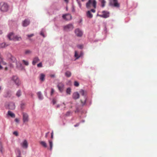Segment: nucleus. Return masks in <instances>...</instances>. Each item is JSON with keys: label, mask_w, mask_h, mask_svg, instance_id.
<instances>
[{"label": "nucleus", "mask_w": 157, "mask_h": 157, "mask_svg": "<svg viewBox=\"0 0 157 157\" xmlns=\"http://www.w3.org/2000/svg\"><path fill=\"white\" fill-rule=\"evenodd\" d=\"M9 9V6L5 2H2L0 3V10L3 12L7 11Z\"/></svg>", "instance_id": "nucleus-1"}, {"label": "nucleus", "mask_w": 157, "mask_h": 157, "mask_svg": "<svg viewBox=\"0 0 157 157\" xmlns=\"http://www.w3.org/2000/svg\"><path fill=\"white\" fill-rule=\"evenodd\" d=\"M96 2L95 0H89L86 4V7L88 8H90L92 7L94 8H96Z\"/></svg>", "instance_id": "nucleus-2"}, {"label": "nucleus", "mask_w": 157, "mask_h": 157, "mask_svg": "<svg viewBox=\"0 0 157 157\" xmlns=\"http://www.w3.org/2000/svg\"><path fill=\"white\" fill-rule=\"evenodd\" d=\"M79 93L81 95L83 96L84 97V99L81 100L82 103L83 105H84L85 104L86 101V92L84 90H83L81 89L79 91Z\"/></svg>", "instance_id": "nucleus-3"}, {"label": "nucleus", "mask_w": 157, "mask_h": 157, "mask_svg": "<svg viewBox=\"0 0 157 157\" xmlns=\"http://www.w3.org/2000/svg\"><path fill=\"white\" fill-rule=\"evenodd\" d=\"M102 14H97V16L101 17L104 18H107L109 17V13L107 11H103L102 12Z\"/></svg>", "instance_id": "nucleus-4"}, {"label": "nucleus", "mask_w": 157, "mask_h": 157, "mask_svg": "<svg viewBox=\"0 0 157 157\" xmlns=\"http://www.w3.org/2000/svg\"><path fill=\"white\" fill-rule=\"evenodd\" d=\"M74 28L73 25L71 24H67L63 27L64 30L67 32L72 30Z\"/></svg>", "instance_id": "nucleus-5"}, {"label": "nucleus", "mask_w": 157, "mask_h": 157, "mask_svg": "<svg viewBox=\"0 0 157 157\" xmlns=\"http://www.w3.org/2000/svg\"><path fill=\"white\" fill-rule=\"evenodd\" d=\"M23 121L24 123L28 122L29 121V117L28 114L25 113H22Z\"/></svg>", "instance_id": "nucleus-6"}, {"label": "nucleus", "mask_w": 157, "mask_h": 157, "mask_svg": "<svg viewBox=\"0 0 157 157\" xmlns=\"http://www.w3.org/2000/svg\"><path fill=\"white\" fill-rule=\"evenodd\" d=\"M11 79L13 81L15 84L17 86L20 85L21 83L18 79V77L16 76H13Z\"/></svg>", "instance_id": "nucleus-7"}, {"label": "nucleus", "mask_w": 157, "mask_h": 157, "mask_svg": "<svg viewBox=\"0 0 157 157\" xmlns=\"http://www.w3.org/2000/svg\"><path fill=\"white\" fill-rule=\"evenodd\" d=\"M110 4L111 6L115 7H118L120 6V4L118 3L117 0H113L110 2Z\"/></svg>", "instance_id": "nucleus-8"}, {"label": "nucleus", "mask_w": 157, "mask_h": 157, "mask_svg": "<svg viewBox=\"0 0 157 157\" xmlns=\"http://www.w3.org/2000/svg\"><path fill=\"white\" fill-rule=\"evenodd\" d=\"M20 145L21 147L24 149H27L28 146V144L26 140H24L21 143Z\"/></svg>", "instance_id": "nucleus-9"}, {"label": "nucleus", "mask_w": 157, "mask_h": 157, "mask_svg": "<svg viewBox=\"0 0 157 157\" xmlns=\"http://www.w3.org/2000/svg\"><path fill=\"white\" fill-rule=\"evenodd\" d=\"M75 34L78 37L82 36L83 34L82 31L79 29H77L75 30Z\"/></svg>", "instance_id": "nucleus-10"}, {"label": "nucleus", "mask_w": 157, "mask_h": 157, "mask_svg": "<svg viewBox=\"0 0 157 157\" xmlns=\"http://www.w3.org/2000/svg\"><path fill=\"white\" fill-rule=\"evenodd\" d=\"M57 87L59 91L62 92L64 88V84L61 82L59 83L57 85Z\"/></svg>", "instance_id": "nucleus-11"}, {"label": "nucleus", "mask_w": 157, "mask_h": 157, "mask_svg": "<svg viewBox=\"0 0 157 157\" xmlns=\"http://www.w3.org/2000/svg\"><path fill=\"white\" fill-rule=\"evenodd\" d=\"M63 18L67 21H68L71 19V16L69 14H66L63 15L62 16Z\"/></svg>", "instance_id": "nucleus-12"}, {"label": "nucleus", "mask_w": 157, "mask_h": 157, "mask_svg": "<svg viewBox=\"0 0 157 157\" xmlns=\"http://www.w3.org/2000/svg\"><path fill=\"white\" fill-rule=\"evenodd\" d=\"M83 55L82 52H80L79 53L76 51L75 52V57L76 58V59H78L79 57H81Z\"/></svg>", "instance_id": "nucleus-13"}, {"label": "nucleus", "mask_w": 157, "mask_h": 157, "mask_svg": "<svg viewBox=\"0 0 157 157\" xmlns=\"http://www.w3.org/2000/svg\"><path fill=\"white\" fill-rule=\"evenodd\" d=\"M30 21L28 19L25 20L23 21L22 23V25L24 27H26L29 25Z\"/></svg>", "instance_id": "nucleus-14"}, {"label": "nucleus", "mask_w": 157, "mask_h": 157, "mask_svg": "<svg viewBox=\"0 0 157 157\" xmlns=\"http://www.w3.org/2000/svg\"><path fill=\"white\" fill-rule=\"evenodd\" d=\"M72 97L74 99H78L79 98V94L77 92H75L73 94Z\"/></svg>", "instance_id": "nucleus-15"}, {"label": "nucleus", "mask_w": 157, "mask_h": 157, "mask_svg": "<svg viewBox=\"0 0 157 157\" xmlns=\"http://www.w3.org/2000/svg\"><path fill=\"white\" fill-rule=\"evenodd\" d=\"M40 61V59L38 57H35L33 59L32 62V64L33 65H36V63Z\"/></svg>", "instance_id": "nucleus-16"}, {"label": "nucleus", "mask_w": 157, "mask_h": 157, "mask_svg": "<svg viewBox=\"0 0 157 157\" xmlns=\"http://www.w3.org/2000/svg\"><path fill=\"white\" fill-rule=\"evenodd\" d=\"M9 108V109L13 110L15 108V105L13 103H10L8 105Z\"/></svg>", "instance_id": "nucleus-17"}, {"label": "nucleus", "mask_w": 157, "mask_h": 157, "mask_svg": "<svg viewBox=\"0 0 157 157\" xmlns=\"http://www.w3.org/2000/svg\"><path fill=\"white\" fill-rule=\"evenodd\" d=\"M7 36L8 38L10 40H13L14 39V36L13 35V33H9L8 34Z\"/></svg>", "instance_id": "nucleus-18"}, {"label": "nucleus", "mask_w": 157, "mask_h": 157, "mask_svg": "<svg viewBox=\"0 0 157 157\" xmlns=\"http://www.w3.org/2000/svg\"><path fill=\"white\" fill-rule=\"evenodd\" d=\"M37 95L40 100H41L43 99V96L42 95L41 92L39 91L37 93Z\"/></svg>", "instance_id": "nucleus-19"}, {"label": "nucleus", "mask_w": 157, "mask_h": 157, "mask_svg": "<svg viewBox=\"0 0 157 157\" xmlns=\"http://www.w3.org/2000/svg\"><path fill=\"white\" fill-rule=\"evenodd\" d=\"M65 75L66 76L69 78L71 76V72L69 71H66L65 73Z\"/></svg>", "instance_id": "nucleus-20"}, {"label": "nucleus", "mask_w": 157, "mask_h": 157, "mask_svg": "<svg viewBox=\"0 0 157 157\" xmlns=\"http://www.w3.org/2000/svg\"><path fill=\"white\" fill-rule=\"evenodd\" d=\"M40 144L45 148L47 147V144L44 141H41L40 142Z\"/></svg>", "instance_id": "nucleus-21"}, {"label": "nucleus", "mask_w": 157, "mask_h": 157, "mask_svg": "<svg viewBox=\"0 0 157 157\" xmlns=\"http://www.w3.org/2000/svg\"><path fill=\"white\" fill-rule=\"evenodd\" d=\"M21 40V38L20 36H14L13 40L20 41Z\"/></svg>", "instance_id": "nucleus-22"}, {"label": "nucleus", "mask_w": 157, "mask_h": 157, "mask_svg": "<svg viewBox=\"0 0 157 157\" xmlns=\"http://www.w3.org/2000/svg\"><path fill=\"white\" fill-rule=\"evenodd\" d=\"M87 17L89 18H91L93 17V15L91 13L90 11H88L86 13Z\"/></svg>", "instance_id": "nucleus-23"}, {"label": "nucleus", "mask_w": 157, "mask_h": 157, "mask_svg": "<svg viewBox=\"0 0 157 157\" xmlns=\"http://www.w3.org/2000/svg\"><path fill=\"white\" fill-rule=\"evenodd\" d=\"M45 77V75L43 73L41 74L40 75V80L42 82L44 81V80Z\"/></svg>", "instance_id": "nucleus-24"}, {"label": "nucleus", "mask_w": 157, "mask_h": 157, "mask_svg": "<svg viewBox=\"0 0 157 157\" xmlns=\"http://www.w3.org/2000/svg\"><path fill=\"white\" fill-rule=\"evenodd\" d=\"M101 4V6L102 7H104L105 6V4L106 2L105 0H99Z\"/></svg>", "instance_id": "nucleus-25"}, {"label": "nucleus", "mask_w": 157, "mask_h": 157, "mask_svg": "<svg viewBox=\"0 0 157 157\" xmlns=\"http://www.w3.org/2000/svg\"><path fill=\"white\" fill-rule=\"evenodd\" d=\"M48 142H49V146L50 147V150L51 151L52 149V147H53L52 141L51 140H48Z\"/></svg>", "instance_id": "nucleus-26"}, {"label": "nucleus", "mask_w": 157, "mask_h": 157, "mask_svg": "<svg viewBox=\"0 0 157 157\" xmlns=\"http://www.w3.org/2000/svg\"><path fill=\"white\" fill-rule=\"evenodd\" d=\"M8 114L10 116L12 117H15V115L14 114L12 113L10 111H8Z\"/></svg>", "instance_id": "nucleus-27"}, {"label": "nucleus", "mask_w": 157, "mask_h": 157, "mask_svg": "<svg viewBox=\"0 0 157 157\" xmlns=\"http://www.w3.org/2000/svg\"><path fill=\"white\" fill-rule=\"evenodd\" d=\"M21 95V90H18V91L17 92L16 95V96L18 97H19Z\"/></svg>", "instance_id": "nucleus-28"}, {"label": "nucleus", "mask_w": 157, "mask_h": 157, "mask_svg": "<svg viewBox=\"0 0 157 157\" xmlns=\"http://www.w3.org/2000/svg\"><path fill=\"white\" fill-rule=\"evenodd\" d=\"M0 64L5 65L6 64V62L4 61L2 59H1L0 60Z\"/></svg>", "instance_id": "nucleus-29"}, {"label": "nucleus", "mask_w": 157, "mask_h": 157, "mask_svg": "<svg viewBox=\"0 0 157 157\" xmlns=\"http://www.w3.org/2000/svg\"><path fill=\"white\" fill-rule=\"evenodd\" d=\"M6 46H7V45H6V44L5 43H2L0 44V48H5Z\"/></svg>", "instance_id": "nucleus-30"}, {"label": "nucleus", "mask_w": 157, "mask_h": 157, "mask_svg": "<svg viewBox=\"0 0 157 157\" xmlns=\"http://www.w3.org/2000/svg\"><path fill=\"white\" fill-rule=\"evenodd\" d=\"M22 62L26 66H28L29 65V62L27 61L23 60L22 61Z\"/></svg>", "instance_id": "nucleus-31"}, {"label": "nucleus", "mask_w": 157, "mask_h": 157, "mask_svg": "<svg viewBox=\"0 0 157 157\" xmlns=\"http://www.w3.org/2000/svg\"><path fill=\"white\" fill-rule=\"evenodd\" d=\"M66 92L67 94H70L71 93V89L70 88H68L66 90Z\"/></svg>", "instance_id": "nucleus-32"}, {"label": "nucleus", "mask_w": 157, "mask_h": 157, "mask_svg": "<svg viewBox=\"0 0 157 157\" xmlns=\"http://www.w3.org/2000/svg\"><path fill=\"white\" fill-rule=\"evenodd\" d=\"M26 55H29L31 53V51L29 50H27L25 52Z\"/></svg>", "instance_id": "nucleus-33"}, {"label": "nucleus", "mask_w": 157, "mask_h": 157, "mask_svg": "<svg viewBox=\"0 0 157 157\" xmlns=\"http://www.w3.org/2000/svg\"><path fill=\"white\" fill-rule=\"evenodd\" d=\"M3 150V146L2 143L0 141V151L1 152H2Z\"/></svg>", "instance_id": "nucleus-34"}, {"label": "nucleus", "mask_w": 157, "mask_h": 157, "mask_svg": "<svg viewBox=\"0 0 157 157\" xmlns=\"http://www.w3.org/2000/svg\"><path fill=\"white\" fill-rule=\"evenodd\" d=\"M78 48L82 49L84 48V46L82 44H79L78 46Z\"/></svg>", "instance_id": "nucleus-35"}, {"label": "nucleus", "mask_w": 157, "mask_h": 157, "mask_svg": "<svg viewBox=\"0 0 157 157\" xmlns=\"http://www.w3.org/2000/svg\"><path fill=\"white\" fill-rule=\"evenodd\" d=\"M74 85L75 86L77 87L79 86V83L78 82L75 81Z\"/></svg>", "instance_id": "nucleus-36"}, {"label": "nucleus", "mask_w": 157, "mask_h": 157, "mask_svg": "<svg viewBox=\"0 0 157 157\" xmlns=\"http://www.w3.org/2000/svg\"><path fill=\"white\" fill-rule=\"evenodd\" d=\"M71 113V112L70 111H68L67 112L66 114V116H69L70 114Z\"/></svg>", "instance_id": "nucleus-37"}, {"label": "nucleus", "mask_w": 157, "mask_h": 157, "mask_svg": "<svg viewBox=\"0 0 157 157\" xmlns=\"http://www.w3.org/2000/svg\"><path fill=\"white\" fill-rule=\"evenodd\" d=\"M37 66L38 67H42V63L41 62L39 63L37 65Z\"/></svg>", "instance_id": "nucleus-38"}, {"label": "nucleus", "mask_w": 157, "mask_h": 157, "mask_svg": "<svg viewBox=\"0 0 157 157\" xmlns=\"http://www.w3.org/2000/svg\"><path fill=\"white\" fill-rule=\"evenodd\" d=\"M34 35L33 34H31L30 35H27V36L28 38H30L33 36Z\"/></svg>", "instance_id": "nucleus-39"}, {"label": "nucleus", "mask_w": 157, "mask_h": 157, "mask_svg": "<svg viewBox=\"0 0 157 157\" xmlns=\"http://www.w3.org/2000/svg\"><path fill=\"white\" fill-rule=\"evenodd\" d=\"M13 134L17 136L18 135V133L17 131L14 132H13Z\"/></svg>", "instance_id": "nucleus-40"}, {"label": "nucleus", "mask_w": 157, "mask_h": 157, "mask_svg": "<svg viewBox=\"0 0 157 157\" xmlns=\"http://www.w3.org/2000/svg\"><path fill=\"white\" fill-rule=\"evenodd\" d=\"M40 34L41 36H42L43 37H45V36H44V32L42 31H41L40 33Z\"/></svg>", "instance_id": "nucleus-41"}, {"label": "nucleus", "mask_w": 157, "mask_h": 157, "mask_svg": "<svg viewBox=\"0 0 157 157\" xmlns=\"http://www.w3.org/2000/svg\"><path fill=\"white\" fill-rule=\"evenodd\" d=\"M56 102V101L55 99H53L52 100V103L53 105L55 104Z\"/></svg>", "instance_id": "nucleus-42"}, {"label": "nucleus", "mask_w": 157, "mask_h": 157, "mask_svg": "<svg viewBox=\"0 0 157 157\" xmlns=\"http://www.w3.org/2000/svg\"><path fill=\"white\" fill-rule=\"evenodd\" d=\"M54 90L52 88L51 89V95H52L54 93Z\"/></svg>", "instance_id": "nucleus-43"}, {"label": "nucleus", "mask_w": 157, "mask_h": 157, "mask_svg": "<svg viewBox=\"0 0 157 157\" xmlns=\"http://www.w3.org/2000/svg\"><path fill=\"white\" fill-rule=\"evenodd\" d=\"M49 133V132H48L46 133L45 134V138H47L48 137V134Z\"/></svg>", "instance_id": "nucleus-44"}, {"label": "nucleus", "mask_w": 157, "mask_h": 157, "mask_svg": "<svg viewBox=\"0 0 157 157\" xmlns=\"http://www.w3.org/2000/svg\"><path fill=\"white\" fill-rule=\"evenodd\" d=\"M15 121L16 122L18 123L19 122V121L18 119L16 118L15 119Z\"/></svg>", "instance_id": "nucleus-45"}, {"label": "nucleus", "mask_w": 157, "mask_h": 157, "mask_svg": "<svg viewBox=\"0 0 157 157\" xmlns=\"http://www.w3.org/2000/svg\"><path fill=\"white\" fill-rule=\"evenodd\" d=\"M90 12H92L93 13H95V10L94 9H91V10H90Z\"/></svg>", "instance_id": "nucleus-46"}, {"label": "nucleus", "mask_w": 157, "mask_h": 157, "mask_svg": "<svg viewBox=\"0 0 157 157\" xmlns=\"http://www.w3.org/2000/svg\"><path fill=\"white\" fill-rule=\"evenodd\" d=\"M17 157H21V153L20 151H19V155L17 156Z\"/></svg>", "instance_id": "nucleus-47"}, {"label": "nucleus", "mask_w": 157, "mask_h": 157, "mask_svg": "<svg viewBox=\"0 0 157 157\" xmlns=\"http://www.w3.org/2000/svg\"><path fill=\"white\" fill-rule=\"evenodd\" d=\"M53 131H52V133H51V138L52 139H53Z\"/></svg>", "instance_id": "nucleus-48"}, {"label": "nucleus", "mask_w": 157, "mask_h": 157, "mask_svg": "<svg viewBox=\"0 0 157 157\" xmlns=\"http://www.w3.org/2000/svg\"><path fill=\"white\" fill-rule=\"evenodd\" d=\"M79 125V124H77L75 125H74V126L75 127H77V126H78Z\"/></svg>", "instance_id": "nucleus-49"}, {"label": "nucleus", "mask_w": 157, "mask_h": 157, "mask_svg": "<svg viewBox=\"0 0 157 157\" xmlns=\"http://www.w3.org/2000/svg\"><path fill=\"white\" fill-rule=\"evenodd\" d=\"M50 76L51 77H55V75H50Z\"/></svg>", "instance_id": "nucleus-50"}, {"label": "nucleus", "mask_w": 157, "mask_h": 157, "mask_svg": "<svg viewBox=\"0 0 157 157\" xmlns=\"http://www.w3.org/2000/svg\"><path fill=\"white\" fill-rule=\"evenodd\" d=\"M60 107V105L58 104V105H56V107L57 108H59Z\"/></svg>", "instance_id": "nucleus-51"}, {"label": "nucleus", "mask_w": 157, "mask_h": 157, "mask_svg": "<svg viewBox=\"0 0 157 157\" xmlns=\"http://www.w3.org/2000/svg\"><path fill=\"white\" fill-rule=\"evenodd\" d=\"M78 4L79 5V6L80 7H81V4H80V3L79 2H78Z\"/></svg>", "instance_id": "nucleus-52"}, {"label": "nucleus", "mask_w": 157, "mask_h": 157, "mask_svg": "<svg viewBox=\"0 0 157 157\" xmlns=\"http://www.w3.org/2000/svg\"><path fill=\"white\" fill-rule=\"evenodd\" d=\"M5 70H6V71H7V70H8V68H7V67H6L5 68Z\"/></svg>", "instance_id": "nucleus-53"}, {"label": "nucleus", "mask_w": 157, "mask_h": 157, "mask_svg": "<svg viewBox=\"0 0 157 157\" xmlns=\"http://www.w3.org/2000/svg\"><path fill=\"white\" fill-rule=\"evenodd\" d=\"M68 82L69 83V84L70 85L71 83V81L69 80L68 81Z\"/></svg>", "instance_id": "nucleus-54"}, {"label": "nucleus", "mask_w": 157, "mask_h": 157, "mask_svg": "<svg viewBox=\"0 0 157 157\" xmlns=\"http://www.w3.org/2000/svg\"><path fill=\"white\" fill-rule=\"evenodd\" d=\"M2 68V67L0 65V70Z\"/></svg>", "instance_id": "nucleus-55"}, {"label": "nucleus", "mask_w": 157, "mask_h": 157, "mask_svg": "<svg viewBox=\"0 0 157 157\" xmlns=\"http://www.w3.org/2000/svg\"><path fill=\"white\" fill-rule=\"evenodd\" d=\"M65 1V2H68V0H64Z\"/></svg>", "instance_id": "nucleus-56"}, {"label": "nucleus", "mask_w": 157, "mask_h": 157, "mask_svg": "<svg viewBox=\"0 0 157 157\" xmlns=\"http://www.w3.org/2000/svg\"><path fill=\"white\" fill-rule=\"evenodd\" d=\"M1 87L0 86V90H1Z\"/></svg>", "instance_id": "nucleus-57"}, {"label": "nucleus", "mask_w": 157, "mask_h": 157, "mask_svg": "<svg viewBox=\"0 0 157 157\" xmlns=\"http://www.w3.org/2000/svg\"><path fill=\"white\" fill-rule=\"evenodd\" d=\"M63 105H65V103H64V102H63Z\"/></svg>", "instance_id": "nucleus-58"}, {"label": "nucleus", "mask_w": 157, "mask_h": 157, "mask_svg": "<svg viewBox=\"0 0 157 157\" xmlns=\"http://www.w3.org/2000/svg\"><path fill=\"white\" fill-rule=\"evenodd\" d=\"M77 0V1L78 2H79L78 1V0Z\"/></svg>", "instance_id": "nucleus-59"}, {"label": "nucleus", "mask_w": 157, "mask_h": 157, "mask_svg": "<svg viewBox=\"0 0 157 157\" xmlns=\"http://www.w3.org/2000/svg\"><path fill=\"white\" fill-rule=\"evenodd\" d=\"M84 0H82V1H83Z\"/></svg>", "instance_id": "nucleus-60"}]
</instances>
